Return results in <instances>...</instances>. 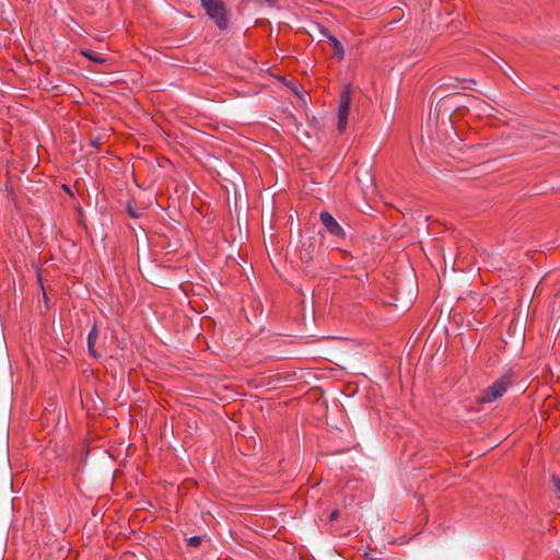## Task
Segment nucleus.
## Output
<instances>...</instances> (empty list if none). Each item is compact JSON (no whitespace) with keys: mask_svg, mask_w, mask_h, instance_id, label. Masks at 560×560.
I'll return each instance as SVG.
<instances>
[{"mask_svg":"<svg viewBox=\"0 0 560 560\" xmlns=\"http://www.w3.org/2000/svg\"><path fill=\"white\" fill-rule=\"evenodd\" d=\"M97 337H98V331H97V327L94 325L92 327V329L90 330L89 335H88V348H89V352L95 357V349H94V346H95V342L97 340Z\"/></svg>","mask_w":560,"mask_h":560,"instance_id":"6","label":"nucleus"},{"mask_svg":"<svg viewBox=\"0 0 560 560\" xmlns=\"http://www.w3.org/2000/svg\"><path fill=\"white\" fill-rule=\"evenodd\" d=\"M350 102H351L350 89L346 88L340 93L339 106H338V113H337V118H338L337 128H338L339 132H343L347 129Z\"/></svg>","mask_w":560,"mask_h":560,"instance_id":"3","label":"nucleus"},{"mask_svg":"<svg viewBox=\"0 0 560 560\" xmlns=\"http://www.w3.org/2000/svg\"><path fill=\"white\" fill-rule=\"evenodd\" d=\"M322 33L332 45V47L335 49V56L338 59H343L345 50H343L341 43L334 35L329 34V32L326 28H323Z\"/></svg>","mask_w":560,"mask_h":560,"instance_id":"5","label":"nucleus"},{"mask_svg":"<svg viewBox=\"0 0 560 560\" xmlns=\"http://www.w3.org/2000/svg\"><path fill=\"white\" fill-rule=\"evenodd\" d=\"M127 212L128 214L133 219H139L141 217V213L133 207L131 202L127 203Z\"/></svg>","mask_w":560,"mask_h":560,"instance_id":"8","label":"nucleus"},{"mask_svg":"<svg viewBox=\"0 0 560 560\" xmlns=\"http://www.w3.org/2000/svg\"><path fill=\"white\" fill-rule=\"evenodd\" d=\"M201 545V537L200 536H191L188 539V546L189 547H199Z\"/></svg>","mask_w":560,"mask_h":560,"instance_id":"9","label":"nucleus"},{"mask_svg":"<svg viewBox=\"0 0 560 560\" xmlns=\"http://www.w3.org/2000/svg\"><path fill=\"white\" fill-rule=\"evenodd\" d=\"M339 511L335 510L329 515V522H336L339 518Z\"/></svg>","mask_w":560,"mask_h":560,"instance_id":"10","label":"nucleus"},{"mask_svg":"<svg viewBox=\"0 0 560 560\" xmlns=\"http://www.w3.org/2000/svg\"><path fill=\"white\" fill-rule=\"evenodd\" d=\"M553 483L558 492L560 493V478H555Z\"/></svg>","mask_w":560,"mask_h":560,"instance_id":"11","label":"nucleus"},{"mask_svg":"<svg viewBox=\"0 0 560 560\" xmlns=\"http://www.w3.org/2000/svg\"><path fill=\"white\" fill-rule=\"evenodd\" d=\"M201 5L206 10L207 15L220 30L228 28L229 20L226 18V10L222 0H201Z\"/></svg>","mask_w":560,"mask_h":560,"instance_id":"2","label":"nucleus"},{"mask_svg":"<svg viewBox=\"0 0 560 560\" xmlns=\"http://www.w3.org/2000/svg\"><path fill=\"white\" fill-rule=\"evenodd\" d=\"M83 55L88 59H90L94 62H97V63H103L105 61V58L101 54H98L94 50H85V51H83Z\"/></svg>","mask_w":560,"mask_h":560,"instance_id":"7","label":"nucleus"},{"mask_svg":"<svg viewBox=\"0 0 560 560\" xmlns=\"http://www.w3.org/2000/svg\"><path fill=\"white\" fill-rule=\"evenodd\" d=\"M512 375L504 374L494 381L481 395L479 400L483 404H490L502 397L512 386Z\"/></svg>","mask_w":560,"mask_h":560,"instance_id":"1","label":"nucleus"},{"mask_svg":"<svg viewBox=\"0 0 560 560\" xmlns=\"http://www.w3.org/2000/svg\"><path fill=\"white\" fill-rule=\"evenodd\" d=\"M319 218L322 224L330 234L338 237L343 236V229L328 211H322Z\"/></svg>","mask_w":560,"mask_h":560,"instance_id":"4","label":"nucleus"}]
</instances>
